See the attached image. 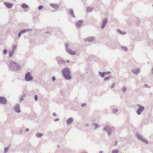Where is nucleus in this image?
<instances>
[{
  "label": "nucleus",
  "mask_w": 153,
  "mask_h": 153,
  "mask_svg": "<svg viewBox=\"0 0 153 153\" xmlns=\"http://www.w3.org/2000/svg\"><path fill=\"white\" fill-rule=\"evenodd\" d=\"M20 105L19 104H16L14 108L15 111L17 113H20L21 111L20 110Z\"/></svg>",
  "instance_id": "0eeeda50"
},
{
  "label": "nucleus",
  "mask_w": 153,
  "mask_h": 153,
  "mask_svg": "<svg viewBox=\"0 0 153 153\" xmlns=\"http://www.w3.org/2000/svg\"><path fill=\"white\" fill-rule=\"evenodd\" d=\"M103 153V151H102L99 152V153Z\"/></svg>",
  "instance_id": "a18cd8bd"
},
{
  "label": "nucleus",
  "mask_w": 153,
  "mask_h": 153,
  "mask_svg": "<svg viewBox=\"0 0 153 153\" xmlns=\"http://www.w3.org/2000/svg\"><path fill=\"white\" fill-rule=\"evenodd\" d=\"M87 153V152H84V153Z\"/></svg>",
  "instance_id": "09e8293b"
},
{
  "label": "nucleus",
  "mask_w": 153,
  "mask_h": 153,
  "mask_svg": "<svg viewBox=\"0 0 153 153\" xmlns=\"http://www.w3.org/2000/svg\"><path fill=\"white\" fill-rule=\"evenodd\" d=\"M21 33H21V32L19 33L18 36H19V37L21 36Z\"/></svg>",
  "instance_id": "4c0bfd02"
},
{
  "label": "nucleus",
  "mask_w": 153,
  "mask_h": 153,
  "mask_svg": "<svg viewBox=\"0 0 153 153\" xmlns=\"http://www.w3.org/2000/svg\"><path fill=\"white\" fill-rule=\"evenodd\" d=\"M137 106L139 107H142L140 105H139V104H137Z\"/></svg>",
  "instance_id": "c03bdc74"
},
{
  "label": "nucleus",
  "mask_w": 153,
  "mask_h": 153,
  "mask_svg": "<svg viewBox=\"0 0 153 153\" xmlns=\"http://www.w3.org/2000/svg\"><path fill=\"white\" fill-rule=\"evenodd\" d=\"M50 5L52 7L55 8H58V6L56 4H50Z\"/></svg>",
  "instance_id": "2eb2a0df"
},
{
  "label": "nucleus",
  "mask_w": 153,
  "mask_h": 153,
  "mask_svg": "<svg viewBox=\"0 0 153 153\" xmlns=\"http://www.w3.org/2000/svg\"><path fill=\"white\" fill-rule=\"evenodd\" d=\"M69 13L71 16L74 17H75L74 15V11L73 10L71 9H70L69 10Z\"/></svg>",
  "instance_id": "4468645a"
},
{
  "label": "nucleus",
  "mask_w": 153,
  "mask_h": 153,
  "mask_svg": "<svg viewBox=\"0 0 153 153\" xmlns=\"http://www.w3.org/2000/svg\"><path fill=\"white\" fill-rule=\"evenodd\" d=\"M14 51H11L9 52V56L11 57L12 56L14 53Z\"/></svg>",
  "instance_id": "a211bd4d"
},
{
  "label": "nucleus",
  "mask_w": 153,
  "mask_h": 153,
  "mask_svg": "<svg viewBox=\"0 0 153 153\" xmlns=\"http://www.w3.org/2000/svg\"><path fill=\"white\" fill-rule=\"evenodd\" d=\"M93 125L94 126H95V128H94V129H95L96 128H98L99 126L97 124L95 123H93Z\"/></svg>",
  "instance_id": "f3484780"
},
{
  "label": "nucleus",
  "mask_w": 153,
  "mask_h": 153,
  "mask_svg": "<svg viewBox=\"0 0 153 153\" xmlns=\"http://www.w3.org/2000/svg\"><path fill=\"white\" fill-rule=\"evenodd\" d=\"M145 86L146 87H148V86H147V85H145Z\"/></svg>",
  "instance_id": "49530a36"
},
{
  "label": "nucleus",
  "mask_w": 153,
  "mask_h": 153,
  "mask_svg": "<svg viewBox=\"0 0 153 153\" xmlns=\"http://www.w3.org/2000/svg\"><path fill=\"white\" fill-rule=\"evenodd\" d=\"M52 79L53 81H54L55 79V78L54 76H53L52 78Z\"/></svg>",
  "instance_id": "c9c22d12"
},
{
  "label": "nucleus",
  "mask_w": 153,
  "mask_h": 153,
  "mask_svg": "<svg viewBox=\"0 0 153 153\" xmlns=\"http://www.w3.org/2000/svg\"><path fill=\"white\" fill-rule=\"evenodd\" d=\"M152 6H153V5H152Z\"/></svg>",
  "instance_id": "603ef678"
},
{
  "label": "nucleus",
  "mask_w": 153,
  "mask_h": 153,
  "mask_svg": "<svg viewBox=\"0 0 153 153\" xmlns=\"http://www.w3.org/2000/svg\"><path fill=\"white\" fill-rule=\"evenodd\" d=\"M114 85H115V83H113V85H112V86H111V88H113V87H114Z\"/></svg>",
  "instance_id": "58836bf2"
},
{
  "label": "nucleus",
  "mask_w": 153,
  "mask_h": 153,
  "mask_svg": "<svg viewBox=\"0 0 153 153\" xmlns=\"http://www.w3.org/2000/svg\"><path fill=\"white\" fill-rule=\"evenodd\" d=\"M22 8H26L28 7L27 5H26L25 4H23L21 6Z\"/></svg>",
  "instance_id": "aec40b11"
},
{
  "label": "nucleus",
  "mask_w": 153,
  "mask_h": 153,
  "mask_svg": "<svg viewBox=\"0 0 153 153\" xmlns=\"http://www.w3.org/2000/svg\"><path fill=\"white\" fill-rule=\"evenodd\" d=\"M94 38L93 37H88L85 39L86 41H88L89 42H91L93 41Z\"/></svg>",
  "instance_id": "ddd939ff"
},
{
  "label": "nucleus",
  "mask_w": 153,
  "mask_h": 153,
  "mask_svg": "<svg viewBox=\"0 0 153 153\" xmlns=\"http://www.w3.org/2000/svg\"><path fill=\"white\" fill-rule=\"evenodd\" d=\"M111 128L108 126H106L103 128V130L106 131L108 136H110L112 133Z\"/></svg>",
  "instance_id": "7ed1b4c3"
},
{
  "label": "nucleus",
  "mask_w": 153,
  "mask_h": 153,
  "mask_svg": "<svg viewBox=\"0 0 153 153\" xmlns=\"http://www.w3.org/2000/svg\"><path fill=\"white\" fill-rule=\"evenodd\" d=\"M23 100L24 99L23 97L22 96L20 99L19 102L21 103Z\"/></svg>",
  "instance_id": "c85d7f7f"
},
{
  "label": "nucleus",
  "mask_w": 153,
  "mask_h": 153,
  "mask_svg": "<svg viewBox=\"0 0 153 153\" xmlns=\"http://www.w3.org/2000/svg\"><path fill=\"white\" fill-rule=\"evenodd\" d=\"M92 9L90 7H88L87 9V11L88 12H90L92 11Z\"/></svg>",
  "instance_id": "b1692460"
},
{
  "label": "nucleus",
  "mask_w": 153,
  "mask_h": 153,
  "mask_svg": "<svg viewBox=\"0 0 153 153\" xmlns=\"http://www.w3.org/2000/svg\"><path fill=\"white\" fill-rule=\"evenodd\" d=\"M107 19H105L103 20V24H102V29H103L106 25L107 23Z\"/></svg>",
  "instance_id": "9b49d317"
},
{
  "label": "nucleus",
  "mask_w": 153,
  "mask_h": 153,
  "mask_svg": "<svg viewBox=\"0 0 153 153\" xmlns=\"http://www.w3.org/2000/svg\"><path fill=\"white\" fill-rule=\"evenodd\" d=\"M99 74L102 77H103L105 76V73L99 72Z\"/></svg>",
  "instance_id": "5701e85b"
},
{
  "label": "nucleus",
  "mask_w": 153,
  "mask_h": 153,
  "mask_svg": "<svg viewBox=\"0 0 153 153\" xmlns=\"http://www.w3.org/2000/svg\"><path fill=\"white\" fill-rule=\"evenodd\" d=\"M144 109V107H139L136 111L138 115H140L141 114V112L143 111Z\"/></svg>",
  "instance_id": "6e6552de"
},
{
  "label": "nucleus",
  "mask_w": 153,
  "mask_h": 153,
  "mask_svg": "<svg viewBox=\"0 0 153 153\" xmlns=\"http://www.w3.org/2000/svg\"><path fill=\"white\" fill-rule=\"evenodd\" d=\"M140 70L139 69H136L135 71H134L133 70H132V71L134 73V74H137L140 71Z\"/></svg>",
  "instance_id": "6ab92c4d"
},
{
  "label": "nucleus",
  "mask_w": 153,
  "mask_h": 153,
  "mask_svg": "<svg viewBox=\"0 0 153 153\" xmlns=\"http://www.w3.org/2000/svg\"><path fill=\"white\" fill-rule=\"evenodd\" d=\"M86 104L85 103H83L81 105V106L82 107H85L86 106Z\"/></svg>",
  "instance_id": "2f4dec72"
},
{
  "label": "nucleus",
  "mask_w": 153,
  "mask_h": 153,
  "mask_svg": "<svg viewBox=\"0 0 153 153\" xmlns=\"http://www.w3.org/2000/svg\"><path fill=\"white\" fill-rule=\"evenodd\" d=\"M4 4L7 7L9 8H11L13 6L12 4L8 2H4Z\"/></svg>",
  "instance_id": "9d476101"
},
{
  "label": "nucleus",
  "mask_w": 153,
  "mask_h": 153,
  "mask_svg": "<svg viewBox=\"0 0 153 153\" xmlns=\"http://www.w3.org/2000/svg\"><path fill=\"white\" fill-rule=\"evenodd\" d=\"M43 135V134L41 133H39V132H37L36 134V136L37 137H39L42 136Z\"/></svg>",
  "instance_id": "dca6fc26"
},
{
  "label": "nucleus",
  "mask_w": 153,
  "mask_h": 153,
  "mask_svg": "<svg viewBox=\"0 0 153 153\" xmlns=\"http://www.w3.org/2000/svg\"><path fill=\"white\" fill-rule=\"evenodd\" d=\"M69 45L68 44H66L65 45V46L66 47V51L70 54L72 55H75L76 53L75 51H72L70 49L68 48Z\"/></svg>",
  "instance_id": "20e7f679"
},
{
  "label": "nucleus",
  "mask_w": 153,
  "mask_h": 153,
  "mask_svg": "<svg viewBox=\"0 0 153 153\" xmlns=\"http://www.w3.org/2000/svg\"><path fill=\"white\" fill-rule=\"evenodd\" d=\"M16 48V45H13V51H14L15 50Z\"/></svg>",
  "instance_id": "bb28decb"
},
{
  "label": "nucleus",
  "mask_w": 153,
  "mask_h": 153,
  "mask_svg": "<svg viewBox=\"0 0 153 153\" xmlns=\"http://www.w3.org/2000/svg\"><path fill=\"white\" fill-rule=\"evenodd\" d=\"M73 121V118L72 117H70L68 118L66 121V123L67 124H69L71 123Z\"/></svg>",
  "instance_id": "1a4fd4ad"
},
{
  "label": "nucleus",
  "mask_w": 153,
  "mask_h": 153,
  "mask_svg": "<svg viewBox=\"0 0 153 153\" xmlns=\"http://www.w3.org/2000/svg\"><path fill=\"white\" fill-rule=\"evenodd\" d=\"M10 65H11L12 64H14L15 65H16V64L15 62H14L13 61H12L10 62Z\"/></svg>",
  "instance_id": "cd10ccee"
},
{
  "label": "nucleus",
  "mask_w": 153,
  "mask_h": 153,
  "mask_svg": "<svg viewBox=\"0 0 153 153\" xmlns=\"http://www.w3.org/2000/svg\"><path fill=\"white\" fill-rule=\"evenodd\" d=\"M53 115L54 116H56V114L55 113H53Z\"/></svg>",
  "instance_id": "37998d69"
},
{
  "label": "nucleus",
  "mask_w": 153,
  "mask_h": 153,
  "mask_svg": "<svg viewBox=\"0 0 153 153\" xmlns=\"http://www.w3.org/2000/svg\"><path fill=\"white\" fill-rule=\"evenodd\" d=\"M119 151L118 150H113L112 151V153H118Z\"/></svg>",
  "instance_id": "393cba45"
},
{
  "label": "nucleus",
  "mask_w": 153,
  "mask_h": 153,
  "mask_svg": "<svg viewBox=\"0 0 153 153\" xmlns=\"http://www.w3.org/2000/svg\"><path fill=\"white\" fill-rule=\"evenodd\" d=\"M34 99L36 101H37L38 99V96H34Z\"/></svg>",
  "instance_id": "72a5a7b5"
},
{
  "label": "nucleus",
  "mask_w": 153,
  "mask_h": 153,
  "mask_svg": "<svg viewBox=\"0 0 153 153\" xmlns=\"http://www.w3.org/2000/svg\"><path fill=\"white\" fill-rule=\"evenodd\" d=\"M43 8V7L42 6H39L38 8L39 10H41Z\"/></svg>",
  "instance_id": "c756f323"
},
{
  "label": "nucleus",
  "mask_w": 153,
  "mask_h": 153,
  "mask_svg": "<svg viewBox=\"0 0 153 153\" xmlns=\"http://www.w3.org/2000/svg\"><path fill=\"white\" fill-rule=\"evenodd\" d=\"M127 90V88H124L123 89V91L125 92L126 91V90Z\"/></svg>",
  "instance_id": "7c9ffc66"
},
{
  "label": "nucleus",
  "mask_w": 153,
  "mask_h": 153,
  "mask_svg": "<svg viewBox=\"0 0 153 153\" xmlns=\"http://www.w3.org/2000/svg\"><path fill=\"white\" fill-rule=\"evenodd\" d=\"M25 79L26 80L28 81L31 80L33 79V77L31 75L30 73H27L25 76Z\"/></svg>",
  "instance_id": "39448f33"
},
{
  "label": "nucleus",
  "mask_w": 153,
  "mask_h": 153,
  "mask_svg": "<svg viewBox=\"0 0 153 153\" xmlns=\"http://www.w3.org/2000/svg\"><path fill=\"white\" fill-rule=\"evenodd\" d=\"M58 148H59V145H58Z\"/></svg>",
  "instance_id": "de8ad7c7"
},
{
  "label": "nucleus",
  "mask_w": 153,
  "mask_h": 153,
  "mask_svg": "<svg viewBox=\"0 0 153 153\" xmlns=\"http://www.w3.org/2000/svg\"><path fill=\"white\" fill-rule=\"evenodd\" d=\"M64 76L67 79H70L71 77L70 74V72L68 68H66L62 70Z\"/></svg>",
  "instance_id": "f257e3e1"
},
{
  "label": "nucleus",
  "mask_w": 153,
  "mask_h": 153,
  "mask_svg": "<svg viewBox=\"0 0 153 153\" xmlns=\"http://www.w3.org/2000/svg\"><path fill=\"white\" fill-rule=\"evenodd\" d=\"M10 145H9V146H10Z\"/></svg>",
  "instance_id": "3c124183"
},
{
  "label": "nucleus",
  "mask_w": 153,
  "mask_h": 153,
  "mask_svg": "<svg viewBox=\"0 0 153 153\" xmlns=\"http://www.w3.org/2000/svg\"><path fill=\"white\" fill-rule=\"evenodd\" d=\"M117 141H116L115 142V144H114V145L115 146H117Z\"/></svg>",
  "instance_id": "79ce46f5"
},
{
  "label": "nucleus",
  "mask_w": 153,
  "mask_h": 153,
  "mask_svg": "<svg viewBox=\"0 0 153 153\" xmlns=\"http://www.w3.org/2000/svg\"><path fill=\"white\" fill-rule=\"evenodd\" d=\"M7 103L6 99L2 96H0V103L3 105H6Z\"/></svg>",
  "instance_id": "423d86ee"
},
{
  "label": "nucleus",
  "mask_w": 153,
  "mask_h": 153,
  "mask_svg": "<svg viewBox=\"0 0 153 153\" xmlns=\"http://www.w3.org/2000/svg\"><path fill=\"white\" fill-rule=\"evenodd\" d=\"M123 49L125 51H126L127 50V47H122Z\"/></svg>",
  "instance_id": "473e14b6"
},
{
  "label": "nucleus",
  "mask_w": 153,
  "mask_h": 153,
  "mask_svg": "<svg viewBox=\"0 0 153 153\" xmlns=\"http://www.w3.org/2000/svg\"><path fill=\"white\" fill-rule=\"evenodd\" d=\"M82 24V21L81 20L78 21L76 23V26L78 27H80Z\"/></svg>",
  "instance_id": "f8f14e48"
},
{
  "label": "nucleus",
  "mask_w": 153,
  "mask_h": 153,
  "mask_svg": "<svg viewBox=\"0 0 153 153\" xmlns=\"http://www.w3.org/2000/svg\"><path fill=\"white\" fill-rule=\"evenodd\" d=\"M136 136L137 138L146 144H148V140L144 138H143L142 136L139 134H136Z\"/></svg>",
  "instance_id": "f03ea898"
},
{
  "label": "nucleus",
  "mask_w": 153,
  "mask_h": 153,
  "mask_svg": "<svg viewBox=\"0 0 153 153\" xmlns=\"http://www.w3.org/2000/svg\"><path fill=\"white\" fill-rule=\"evenodd\" d=\"M4 54H5L6 53H7V51L6 50H4L3 52Z\"/></svg>",
  "instance_id": "f704fd0d"
},
{
  "label": "nucleus",
  "mask_w": 153,
  "mask_h": 153,
  "mask_svg": "<svg viewBox=\"0 0 153 153\" xmlns=\"http://www.w3.org/2000/svg\"><path fill=\"white\" fill-rule=\"evenodd\" d=\"M109 78L108 77H105V79H104V80H108V79H109Z\"/></svg>",
  "instance_id": "a19ab883"
},
{
  "label": "nucleus",
  "mask_w": 153,
  "mask_h": 153,
  "mask_svg": "<svg viewBox=\"0 0 153 153\" xmlns=\"http://www.w3.org/2000/svg\"><path fill=\"white\" fill-rule=\"evenodd\" d=\"M118 111V109L116 108H114L113 109L112 111L113 113H116Z\"/></svg>",
  "instance_id": "a878e982"
},
{
  "label": "nucleus",
  "mask_w": 153,
  "mask_h": 153,
  "mask_svg": "<svg viewBox=\"0 0 153 153\" xmlns=\"http://www.w3.org/2000/svg\"><path fill=\"white\" fill-rule=\"evenodd\" d=\"M31 30H30V29H27V30H22V31H21V33H25L27 31H31Z\"/></svg>",
  "instance_id": "4be33fe9"
},
{
  "label": "nucleus",
  "mask_w": 153,
  "mask_h": 153,
  "mask_svg": "<svg viewBox=\"0 0 153 153\" xmlns=\"http://www.w3.org/2000/svg\"><path fill=\"white\" fill-rule=\"evenodd\" d=\"M120 32V31L119 30V33H121Z\"/></svg>",
  "instance_id": "8fccbe9b"
},
{
  "label": "nucleus",
  "mask_w": 153,
  "mask_h": 153,
  "mask_svg": "<svg viewBox=\"0 0 153 153\" xmlns=\"http://www.w3.org/2000/svg\"><path fill=\"white\" fill-rule=\"evenodd\" d=\"M9 149V147H7L4 148V153H7Z\"/></svg>",
  "instance_id": "412c9836"
},
{
  "label": "nucleus",
  "mask_w": 153,
  "mask_h": 153,
  "mask_svg": "<svg viewBox=\"0 0 153 153\" xmlns=\"http://www.w3.org/2000/svg\"><path fill=\"white\" fill-rule=\"evenodd\" d=\"M29 129L28 128H26L25 129V130L26 131L28 132L29 131Z\"/></svg>",
  "instance_id": "ea45409f"
},
{
  "label": "nucleus",
  "mask_w": 153,
  "mask_h": 153,
  "mask_svg": "<svg viewBox=\"0 0 153 153\" xmlns=\"http://www.w3.org/2000/svg\"><path fill=\"white\" fill-rule=\"evenodd\" d=\"M59 120V118H56L54 120V121H58Z\"/></svg>",
  "instance_id": "e433bc0d"
}]
</instances>
